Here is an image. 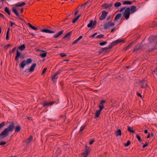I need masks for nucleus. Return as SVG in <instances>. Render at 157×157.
Masks as SVG:
<instances>
[{
  "label": "nucleus",
  "mask_w": 157,
  "mask_h": 157,
  "mask_svg": "<svg viewBox=\"0 0 157 157\" xmlns=\"http://www.w3.org/2000/svg\"><path fill=\"white\" fill-rule=\"evenodd\" d=\"M108 6L109 8V9H110V8L111 7H112L113 6V3H110L109 4H108Z\"/></svg>",
  "instance_id": "nucleus-62"
},
{
  "label": "nucleus",
  "mask_w": 157,
  "mask_h": 157,
  "mask_svg": "<svg viewBox=\"0 0 157 157\" xmlns=\"http://www.w3.org/2000/svg\"><path fill=\"white\" fill-rule=\"evenodd\" d=\"M102 110L99 109L98 110H97L96 111V113H95V116L94 117H97L98 118L100 115L101 113V111Z\"/></svg>",
  "instance_id": "nucleus-22"
},
{
  "label": "nucleus",
  "mask_w": 157,
  "mask_h": 157,
  "mask_svg": "<svg viewBox=\"0 0 157 157\" xmlns=\"http://www.w3.org/2000/svg\"><path fill=\"white\" fill-rule=\"evenodd\" d=\"M106 102V101L105 100H101L100 102L98 107H99V109L101 110H102L103 109L105 108L104 104Z\"/></svg>",
  "instance_id": "nucleus-12"
},
{
  "label": "nucleus",
  "mask_w": 157,
  "mask_h": 157,
  "mask_svg": "<svg viewBox=\"0 0 157 157\" xmlns=\"http://www.w3.org/2000/svg\"><path fill=\"white\" fill-rule=\"evenodd\" d=\"M139 82L141 88L144 89L148 86V84L146 81L144 79L142 81H139Z\"/></svg>",
  "instance_id": "nucleus-9"
},
{
  "label": "nucleus",
  "mask_w": 157,
  "mask_h": 157,
  "mask_svg": "<svg viewBox=\"0 0 157 157\" xmlns=\"http://www.w3.org/2000/svg\"><path fill=\"white\" fill-rule=\"evenodd\" d=\"M10 29L8 28V30L6 32V40H8L9 39V31Z\"/></svg>",
  "instance_id": "nucleus-37"
},
{
  "label": "nucleus",
  "mask_w": 157,
  "mask_h": 157,
  "mask_svg": "<svg viewBox=\"0 0 157 157\" xmlns=\"http://www.w3.org/2000/svg\"><path fill=\"white\" fill-rule=\"evenodd\" d=\"M33 138V137L32 136H30L29 138L27 140H26L25 141H24V142H25L27 144H29V143L32 140Z\"/></svg>",
  "instance_id": "nucleus-24"
},
{
  "label": "nucleus",
  "mask_w": 157,
  "mask_h": 157,
  "mask_svg": "<svg viewBox=\"0 0 157 157\" xmlns=\"http://www.w3.org/2000/svg\"><path fill=\"white\" fill-rule=\"evenodd\" d=\"M142 144H143V146H142V147L143 148H144L146 147L147 146L149 145V143L148 142H146L145 144H144L143 143Z\"/></svg>",
  "instance_id": "nucleus-44"
},
{
  "label": "nucleus",
  "mask_w": 157,
  "mask_h": 157,
  "mask_svg": "<svg viewBox=\"0 0 157 157\" xmlns=\"http://www.w3.org/2000/svg\"><path fill=\"white\" fill-rule=\"evenodd\" d=\"M136 137L138 139V140L140 142L142 141V140H141V137L138 134H137L136 135Z\"/></svg>",
  "instance_id": "nucleus-39"
},
{
  "label": "nucleus",
  "mask_w": 157,
  "mask_h": 157,
  "mask_svg": "<svg viewBox=\"0 0 157 157\" xmlns=\"http://www.w3.org/2000/svg\"><path fill=\"white\" fill-rule=\"evenodd\" d=\"M136 94L138 96L140 97L141 98H142V96L140 93H139L138 92H136Z\"/></svg>",
  "instance_id": "nucleus-50"
},
{
  "label": "nucleus",
  "mask_w": 157,
  "mask_h": 157,
  "mask_svg": "<svg viewBox=\"0 0 157 157\" xmlns=\"http://www.w3.org/2000/svg\"><path fill=\"white\" fill-rule=\"evenodd\" d=\"M126 8V7H124L121 8L119 10L120 12H122Z\"/></svg>",
  "instance_id": "nucleus-55"
},
{
  "label": "nucleus",
  "mask_w": 157,
  "mask_h": 157,
  "mask_svg": "<svg viewBox=\"0 0 157 157\" xmlns=\"http://www.w3.org/2000/svg\"><path fill=\"white\" fill-rule=\"evenodd\" d=\"M72 34V32L71 31L69 33L66 34L63 38L62 39H66L67 40H69L71 37V36Z\"/></svg>",
  "instance_id": "nucleus-16"
},
{
  "label": "nucleus",
  "mask_w": 157,
  "mask_h": 157,
  "mask_svg": "<svg viewBox=\"0 0 157 157\" xmlns=\"http://www.w3.org/2000/svg\"><path fill=\"white\" fill-rule=\"evenodd\" d=\"M85 150L84 152V153H86V154H89L90 153V148L89 147H88L86 145L85 146Z\"/></svg>",
  "instance_id": "nucleus-21"
},
{
  "label": "nucleus",
  "mask_w": 157,
  "mask_h": 157,
  "mask_svg": "<svg viewBox=\"0 0 157 157\" xmlns=\"http://www.w3.org/2000/svg\"><path fill=\"white\" fill-rule=\"evenodd\" d=\"M11 46V44H8L6 45L4 47V48L5 49H7L8 48H10Z\"/></svg>",
  "instance_id": "nucleus-51"
},
{
  "label": "nucleus",
  "mask_w": 157,
  "mask_h": 157,
  "mask_svg": "<svg viewBox=\"0 0 157 157\" xmlns=\"http://www.w3.org/2000/svg\"><path fill=\"white\" fill-rule=\"evenodd\" d=\"M55 101H51L50 102H48L45 101H44L42 103V105L43 107H47L48 106H50L56 103Z\"/></svg>",
  "instance_id": "nucleus-7"
},
{
  "label": "nucleus",
  "mask_w": 157,
  "mask_h": 157,
  "mask_svg": "<svg viewBox=\"0 0 157 157\" xmlns=\"http://www.w3.org/2000/svg\"><path fill=\"white\" fill-rule=\"evenodd\" d=\"M4 10L9 15L11 14L10 11L7 7H6L5 8Z\"/></svg>",
  "instance_id": "nucleus-32"
},
{
  "label": "nucleus",
  "mask_w": 157,
  "mask_h": 157,
  "mask_svg": "<svg viewBox=\"0 0 157 157\" xmlns=\"http://www.w3.org/2000/svg\"><path fill=\"white\" fill-rule=\"evenodd\" d=\"M47 56L46 53H44L40 54V56L42 58H44L46 57Z\"/></svg>",
  "instance_id": "nucleus-42"
},
{
  "label": "nucleus",
  "mask_w": 157,
  "mask_h": 157,
  "mask_svg": "<svg viewBox=\"0 0 157 157\" xmlns=\"http://www.w3.org/2000/svg\"><path fill=\"white\" fill-rule=\"evenodd\" d=\"M142 45L141 44H140L139 45H137L134 48L133 50V52H135L136 51L139 50H142Z\"/></svg>",
  "instance_id": "nucleus-13"
},
{
  "label": "nucleus",
  "mask_w": 157,
  "mask_h": 157,
  "mask_svg": "<svg viewBox=\"0 0 157 157\" xmlns=\"http://www.w3.org/2000/svg\"><path fill=\"white\" fill-rule=\"evenodd\" d=\"M62 69H59L58 70V71L56 73L58 75L60 74V73L62 71Z\"/></svg>",
  "instance_id": "nucleus-47"
},
{
  "label": "nucleus",
  "mask_w": 157,
  "mask_h": 157,
  "mask_svg": "<svg viewBox=\"0 0 157 157\" xmlns=\"http://www.w3.org/2000/svg\"><path fill=\"white\" fill-rule=\"evenodd\" d=\"M21 16H20V23H21L22 25V27L20 26V28L25 30L24 26H25L26 24L28 25V23L26 22L23 18H21Z\"/></svg>",
  "instance_id": "nucleus-10"
},
{
  "label": "nucleus",
  "mask_w": 157,
  "mask_h": 157,
  "mask_svg": "<svg viewBox=\"0 0 157 157\" xmlns=\"http://www.w3.org/2000/svg\"><path fill=\"white\" fill-rule=\"evenodd\" d=\"M25 48V44H23L21 45H20V51H22L24 50Z\"/></svg>",
  "instance_id": "nucleus-35"
},
{
  "label": "nucleus",
  "mask_w": 157,
  "mask_h": 157,
  "mask_svg": "<svg viewBox=\"0 0 157 157\" xmlns=\"http://www.w3.org/2000/svg\"><path fill=\"white\" fill-rule=\"evenodd\" d=\"M5 125L4 122H2L0 124V128L3 127Z\"/></svg>",
  "instance_id": "nucleus-56"
},
{
  "label": "nucleus",
  "mask_w": 157,
  "mask_h": 157,
  "mask_svg": "<svg viewBox=\"0 0 157 157\" xmlns=\"http://www.w3.org/2000/svg\"><path fill=\"white\" fill-rule=\"evenodd\" d=\"M131 13L130 12V8L129 7L127 8L125 10L123 14V16L126 20L129 19L130 14Z\"/></svg>",
  "instance_id": "nucleus-4"
},
{
  "label": "nucleus",
  "mask_w": 157,
  "mask_h": 157,
  "mask_svg": "<svg viewBox=\"0 0 157 157\" xmlns=\"http://www.w3.org/2000/svg\"><path fill=\"white\" fill-rule=\"evenodd\" d=\"M107 43V41H104L102 42H101L99 43V45L100 46H104Z\"/></svg>",
  "instance_id": "nucleus-38"
},
{
  "label": "nucleus",
  "mask_w": 157,
  "mask_h": 157,
  "mask_svg": "<svg viewBox=\"0 0 157 157\" xmlns=\"http://www.w3.org/2000/svg\"><path fill=\"white\" fill-rule=\"evenodd\" d=\"M85 126H82L81 127L80 129V130H79V132H82V131H83L84 130L85 128Z\"/></svg>",
  "instance_id": "nucleus-46"
},
{
  "label": "nucleus",
  "mask_w": 157,
  "mask_h": 157,
  "mask_svg": "<svg viewBox=\"0 0 157 157\" xmlns=\"http://www.w3.org/2000/svg\"><path fill=\"white\" fill-rule=\"evenodd\" d=\"M64 30H61L59 32L56 34L54 35V38H57L59 37L63 33Z\"/></svg>",
  "instance_id": "nucleus-17"
},
{
  "label": "nucleus",
  "mask_w": 157,
  "mask_h": 157,
  "mask_svg": "<svg viewBox=\"0 0 157 157\" xmlns=\"http://www.w3.org/2000/svg\"><path fill=\"white\" fill-rule=\"evenodd\" d=\"M116 135L117 136H120L121 135V129H118L115 132Z\"/></svg>",
  "instance_id": "nucleus-26"
},
{
  "label": "nucleus",
  "mask_w": 157,
  "mask_h": 157,
  "mask_svg": "<svg viewBox=\"0 0 157 157\" xmlns=\"http://www.w3.org/2000/svg\"><path fill=\"white\" fill-rule=\"evenodd\" d=\"M28 25L29 26V27L31 28L32 29L35 30H37L38 29L35 26H33L32 25H31L30 23H28Z\"/></svg>",
  "instance_id": "nucleus-31"
},
{
  "label": "nucleus",
  "mask_w": 157,
  "mask_h": 157,
  "mask_svg": "<svg viewBox=\"0 0 157 157\" xmlns=\"http://www.w3.org/2000/svg\"><path fill=\"white\" fill-rule=\"evenodd\" d=\"M99 54H101L103 52H104V51L103 50V48L100 49L98 52Z\"/></svg>",
  "instance_id": "nucleus-45"
},
{
  "label": "nucleus",
  "mask_w": 157,
  "mask_h": 157,
  "mask_svg": "<svg viewBox=\"0 0 157 157\" xmlns=\"http://www.w3.org/2000/svg\"><path fill=\"white\" fill-rule=\"evenodd\" d=\"M16 49V47H14L13 48V49L12 50L11 52H14L15 51Z\"/></svg>",
  "instance_id": "nucleus-63"
},
{
  "label": "nucleus",
  "mask_w": 157,
  "mask_h": 157,
  "mask_svg": "<svg viewBox=\"0 0 157 157\" xmlns=\"http://www.w3.org/2000/svg\"><path fill=\"white\" fill-rule=\"evenodd\" d=\"M134 43V41H132L131 42L128 46H126V47H125V48H126L125 49V51L127 50L129 48H130L132 46L133 44Z\"/></svg>",
  "instance_id": "nucleus-28"
},
{
  "label": "nucleus",
  "mask_w": 157,
  "mask_h": 157,
  "mask_svg": "<svg viewBox=\"0 0 157 157\" xmlns=\"http://www.w3.org/2000/svg\"><path fill=\"white\" fill-rule=\"evenodd\" d=\"M113 46V44H112V43H110V44L109 45V48L110 50V49Z\"/></svg>",
  "instance_id": "nucleus-57"
},
{
  "label": "nucleus",
  "mask_w": 157,
  "mask_h": 157,
  "mask_svg": "<svg viewBox=\"0 0 157 157\" xmlns=\"http://www.w3.org/2000/svg\"><path fill=\"white\" fill-rule=\"evenodd\" d=\"M93 1H91L90 0H89L87 2H86L84 4H82L81 6L80 7L84 8L86 5H87V4L88 3H92L93 2Z\"/></svg>",
  "instance_id": "nucleus-20"
},
{
  "label": "nucleus",
  "mask_w": 157,
  "mask_h": 157,
  "mask_svg": "<svg viewBox=\"0 0 157 157\" xmlns=\"http://www.w3.org/2000/svg\"><path fill=\"white\" fill-rule=\"evenodd\" d=\"M55 74L54 75H52L51 76V78H52V80H53L54 79H56L57 78V77H56V76L57 75L56 73H54Z\"/></svg>",
  "instance_id": "nucleus-40"
},
{
  "label": "nucleus",
  "mask_w": 157,
  "mask_h": 157,
  "mask_svg": "<svg viewBox=\"0 0 157 157\" xmlns=\"http://www.w3.org/2000/svg\"><path fill=\"white\" fill-rule=\"evenodd\" d=\"M81 16V14L78 15L77 17H75L72 20V22L74 23L76 22V21H77L78 19Z\"/></svg>",
  "instance_id": "nucleus-27"
},
{
  "label": "nucleus",
  "mask_w": 157,
  "mask_h": 157,
  "mask_svg": "<svg viewBox=\"0 0 157 157\" xmlns=\"http://www.w3.org/2000/svg\"><path fill=\"white\" fill-rule=\"evenodd\" d=\"M101 6L103 8V9H107L108 8L109 9L108 5L107 3H105L104 4H102Z\"/></svg>",
  "instance_id": "nucleus-34"
},
{
  "label": "nucleus",
  "mask_w": 157,
  "mask_h": 157,
  "mask_svg": "<svg viewBox=\"0 0 157 157\" xmlns=\"http://www.w3.org/2000/svg\"><path fill=\"white\" fill-rule=\"evenodd\" d=\"M82 155H83L84 157H87L88 155H89V154H86L85 153H83Z\"/></svg>",
  "instance_id": "nucleus-64"
},
{
  "label": "nucleus",
  "mask_w": 157,
  "mask_h": 157,
  "mask_svg": "<svg viewBox=\"0 0 157 157\" xmlns=\"http://www.w3.org/2000/svg\"><path fill=\"white\" fill-rule=\"evenodd\" d=\"M103 50L104 51V52L105 53H107L110 52V50L108 47H105L103 48Z\"/></svg>",
  "instance_id": "nucleus-30"
},
{
  "label": "nucleus",
  "mask_w": 157,
  "mask_h": 157,
  "mask_svg": "<svg viewBox=\"0 0 157 157\" xmlns=\"http://www.w3.org/2000/svg\"><path fill=\"white\" fill-rule=\"evenodd\" d=\"M14 128V124L13 123L9 126L8 128L5 129L0 134V136L2 138H4L7 136L9 132H12Z\"/></svg>",
  "instance_id": "nucleus-2"
},
{
  "label": "nucleus",
  "mask_w": 157,
  "mask_h": 157,
  "mask_svg": "<svg viewBox=\"0 0 157 157\" xmlns=\"http://www.w3.org/2000/svg\"><path fill=\"white\" fill-rule=\"evenodd\" d=\"M149 41L148 46L149 48L147 50V52H152L155 50L157 47V35H152L148 38Z\"/></svg>",
  "instance_id": "nucleus-1"
},
{
  "label": "nucleus",
  "mask_w": 157,
  "mask_h": 157,
  "mask_svg": "<svg viewBox=\"0 0 157 157\" xmlns=\"http://www.w3.org/2000/svg\"><path fill=\"white\" fill-rule=\"evenodd\" d=\"M121 4L120 2H117L114 4V6L115 7H118L121 6Z\"/></svg>",
  "instance_id": "nucleus-33"
},
{
  "label": "nucleus",
  "mask_w": 157,
  "mask_h": 157,
  "mask_svg": "<svg viewBox=\"0 0 157 157\" xmlns=\"http://www.w3.org/2000/svg\"><path fill=\"white\" fill-rule=\"evenodd\" d=\"M20 50V46L17 48V55L15 58V61L16 62V64L17 66H20V63L19 61V59L20 57V52L19 50Z\"/></svg>",
  "instance_id": "nucleus-5"
},
{
  "label": "nucleus",
  "mask_w": 157,
  "mask_h": 157,
  "mask_svg": "<svg viewBox=\"0 0 157 157\" xmlns=\"http://www.w3.org/2000/svg\"><path fill=\"white\" fill-rule=\"evenodd\" d=\"M115 25V23L114 22L110 23V22H106L104 24V28L105 30H107L110 27H113Z\"/></svg>",
  "instance_id": "nucleus-6"
},
{
  "label": "nucleus",
  "mask_w": 157,
  "mask_h": 157,
  "mask_svg": "<svg viewBox=\"0 0 157 157\" xmlns=\"http://www.w3.org/2000/svg\"><path fill=\"white\" fill-rule=\"evenodd\" d=\"M79 40L78 39H76V40H75L74 41L72 42V45H74V44H77Z\"/></svg>",
  "instance_id": "nucleus-48"
},
{
  "label": "nucleus",
  "mask_w": 157,
  "mask_h": 157,
  "mask_svg": "<svg viewBox=\"0 0 157 157\" xmlns=\"http://www.w3.org/2000/svg\"><path fill=\"white\" fill-rule=\"evenodd\" d=\"M26 3L25 2H20V7L22 6H25L26 5Z\"/></svg>",
  "instance_id": "nucleus-53"
},
{
  "label": "nucleus",
  "mask_w": 157,
  "mask_h": 157,
  "mask_svg": "<svg viewBox=\"0 0 157 157\" xmlns=\"http://www.w3.org/2000/svg\"><path fill=\"white\" fill-rule=\"evenodd\" d=\"M13 11L15 13L17 16H19V13L17 12V9L15 8H13Z\"/></svg>",
  "instance_id": "nucleus-36"
},
{
  "label": "nucleus",
  "mask_w": 157,
  "mask_h": 157,
  "mask_svg": "<svg viewBox=\"0 0 157 157\" xmlns=\"http://www.w3.org/2000/svg\"><path fill=\"white\" fill-rule=\"evenodd\" d=\"M36 66V63H34L33 64L31 67L30 68L29 70L28 71L29 72H33L34 70V68Z\"/></svg>",
  "instance_id": "nucleus-18"
},
{
  "label": "nucleus",
  "mask_w": 157,
  "mask_h": 157,
  "mask_svg": "<svg viewBox=\"0 0 157 157\" xmlns=\"http://www.w3.org/2000/svg\"><path fill=\"white\" fill-rule=\"evenodd\" d=\"M112 18L111 15H110L108 16L106 20L108 21Z\"/></svg>",
  "instance_id": "nucleus-60"
},
{
  "label": "nucleus",
  "mask_w": 157,
  "mask_h": 157,
  "mask_svg": "<svg viewBox=\"0 0 157 157\" xmlns=\"http://www.w3.org/2000/svg\"><path fill=\"white\" fill-rule=\"evenodd\" d=\"M125 40L124 39H118L116 40L115 41H114L112 43V44H113V46L117 45V44L119 43L120 42H124L125 41Z\"/></svg>",
  "instance_id": "nucleus-11"
},
{
  "label": "nucleus",
  "mask_w": 157,
  "mask_h": 157,
  "mask_svg": "<svg viewBox=\"0 0 157 157\" xmlns=\"http://www.w3.org/2000/svg\"><path fill=\"white\" fill-rule=\"evenodd\" d=\"M131 143V141L130 140H128L126 143L124 144V145L125 147H128L129 146Z\"/></svg>",
  "instance_id": "nucleus-41"
},
{
  "label": "nucleus",
  "mask_w": 157,
  "mask_h": 157,
  "mask_svg": "<svg viewBox=\"0 0 157 157\" xmlns=\"http://www.w3.org/2000/svg\"><path fill=\"white\" fill-rule=\"evenodd\" d=\"M60 56L62 57L66 56L67 55L66 54L64 53H62L60 54Z\"/></svg>",
  "instance_id": "nucleus-52"
},
{
  "label": "nucleus",
  "mask_w": 157,
  "mask_h": 157,
  "mask_svg": "<svg viewBox=\"0 0 157 157\" xmlns=\"http://www.w3.org/2000/svg\"><path fill=\"white\" fill-rule=\"evenodd\" d=\"M41 32L49 33H55V31H51L50 30L44 29L41 30Z\"/></svg>",
  "instance_id": "nucleus-15"
},
{
  "label": "nucleus",
  "mask_w": 157,
  "mask_h": 157,
  "mask_svg": "<svg viewBox=\"0 0 157 157\" xmlns=\"http://www.w3.org/2000/svg\"><path fill=\"white\" fill-rule=\"evenodd\" d=\"M121 13H118L117 14V15L115 17V18H114V21H115L117 20L119 18H121Z\"/></svg>",
  "instance_id": "nucleus-23"
},
{
  "label": "nucleus",
  "mask_w": 157,
  "mask_h": 157,
  "mask_svg": "<svg viewBox=\"0 0 157 157\" xmlns=\"http://www.w3.org/2000/svg\"><path fill=\"white\" fill-rule=\"evenodd\" d=\"M104 35L103 34H101L96 36L97 38H104Z\"/></svg>",
  "instance_id": "nucleus-43"
},
{
  "label": "nucleus",
  "mask_w": 157,
  "mask_h": 157,
  "mask_svg": "<svg viewBox=\"0 0 157 157\" xmlns=\"http://www.w3.org/2000/svg\"><path fill=\"white\" fill-rule=\"evenodd\" d=\"M108 12L105 10H103L102 12L101 16L100 17L99 20L102 21L104 20L108 14Z\"/></svg>",
  "instance_id": "nucleus-8"
},
{
  "label": "nucleus",
  "mask_w": 157,
  "mask_h": 157,
  "mask_svg": "<svg viewBox=\"0 0 157 157\" xmlns=\"http://www.w3.org/2000/svg\"><path fill=\"white\" fill-rule=\"evenodd\" d=\"M6 144V143L5 142H0V145H5Z\"/></svg>",
  "instance_id": "nucleus-59"
},
{
  "label": "nucleus",
  "mask_w": 157,
  "mask_h": 157,
  "mask_svg": "<svg viewBox=\"0 0 157 157\" xmlns=\"http://www.w3.org/2000/svg\"><path fill=\"white\" fill-rule=\"evenodd\" d=\"M136 7L135 6H133L130 8V12L131 14L133 13L136 11Z\"/></svg>",
  "instance_id": "nucleus-19"
},
{
  "label": "nucleus",
  "mask_w": 157,
  "mask_h": 157,
  "mask_svg": "<svg viewBox=\"0 0 157 157\" xmlns=\"http://www.w3.org/2000/svg\"><path fill=\"white\" fill-rule=\"evenodd\" d=\"M97 33H95L93 34V35H91L90 36V37H94L97 34Z\"/></svg>",
  "instance_id": "nucleus-61"
},
{
  "label": "nucleus",
  "mask_w": 157,
  "mask_h": 157,
  "mask_svg": "<svg viewBox=\"0 0 157 157\" xmlns=\"http://www.w3.org/2000/svg\"><path fill=\"white\" fill-rule=\"evenodd\" d=\"M87 27L88 28L91 27L92 29H94L95 28V26L94 23H93L92 20H90V23L88 24Z\"/></svg>",
  "instance_id": "nucleus-14"
},
{
  "label": "nucleus",
  "mask_w": 157,
  "mask_h": 157,
  "mask_svg": "<svg viewBox=\"0 0 157 157\" xmlns=\"http://www.w3.org/2000/svg\"><path fill=\"white\" fill-rule=\"evenodd\" d=\"M127 129L128 131L129 132L133 133L135 132V131L133 130V128L132 127H131L130 126H127Z\"/></svg>",
  "instance_id": "nucleus-25"
},
{
  "label": "nucleus",
  "mask_w": 157,
  "mask_h": 157,
  "mask_svg": "<svg viewBox=\"0 0 157 157\" xmlns=\"http://www.w3.org/2000/svg\"><path fill=\"white\" fill-rule=\"evenodd\" d=\"M20 131V126H18L16 127L15 132H19Z\"/></svg>",
  "instance_id": "nucleus-58"
},
{
  "label": "nucleus",
  "mask_w": 157,
  "mask_h": 157,
  "mask_svg": "<svg viewBox=\"0 0 157 157\" xmlns=\"http://www.w3.org/2000/svg\"><path fill=\"white\" fill-rule=\"evenodd\" d=\"M47 70V68H45L42 71V75H43L44 74L45 72H46Z\"/></svg>",
  "instance_id": "nucleus-54"
},
{
  "label": "nucleus",
  "mask_w": 157,
  "mask_h": 157,
  "mask_svg": "<svg viewBox=\"0 0 157 157\" xmlns=\"http://www.w3.org/2000/svg\"><path fill=\"white\" fill-rule=\"evenodd\" d=\"M32 61V60L31 58L27 59L26 61L25 60H23L20 64V67L22 68H24L26 64H29L31 63Z\"/></svg>",
  "instance_id": "nucleus-3"
},
{
  "label": "nucleus",
  "mask_w": 157,
  "mask_h": 157,
  "mask_svg": "<svg viewBox=\"0 0 157 157\" xmlns=\"http://www.w3.org/2000/svg\"><path fill=\"white\" fill-rule=\"evenodd\" d=\"M95 140L94 139L90 140V142L89 143V144L90 145L92 144H93V143L95 141Z\"/></svg>",
  "instance_id": "nucleus-49"
},
{
  "label": "nucleus",
  "mask_w": 157,
  "mask_h": 157,
  "mask_svg": "<svg viewBox=\"0 0 157 157\" xmlns=\"http://www.w3.org/2000/svg\"><path fill=\"white\" fill-rule=\"evenodd\" d=\"M132 3L131 1H123V5H131Z\"/></svg>",
  "instance_id": "nucleus-29"
}]
</instances>
